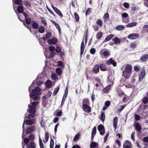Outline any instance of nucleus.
Returning <instances> with one entry per match:
<instances>
[{"mask_svg": "<svg viewBox=\"0 0 148 148\" xmlns=\"http://www.w3.org/2000/svg\"><path fill=\"white\" fill-rule=\"evenodd\" d=\"M51 6L58 15L61 18L63 17V15L62 13L58 8L54 7L53 4L51 5Z\"/></svg>", "mask_w": 148, "mask_h": 148, "instance_id": "4", "label": "nucleus"}, {"mask_svg": "<svg viewBox=\"0 0 148 148\" xmlns=\"http://www.w3.org/2000/svg\"><path fill=\"white\" fill-rule=\"evenodd\" d=\"M57 65L58 66H62L63 64V63L62 61H58L57 63Z\"/></svg>", "mask_w": 148, "mask_h": 148, "instance_id": "62", "label": "nucleus"}, {"mask_svg": "<svg viewBox=\"0 0 148 148\" xmlns=\"http://www.w3.org/2000/svg\"><path fill=\"white\" fill-rule=\"evenodd\" d=\"M55 51L57 53H58L61 51V49L60 47L57 46L56 47Z\"/></svg>", "mask_w": 148, "mask_h": 148, "instance_id": "50", "label": "nucleus"}, {"mask_svg": "<svg viewBox=\"0 0 148 148\" xmlns=\"http://www.w3.org/2000/svg\"><path fill=\"white\" fill-rule=\"evenodd\" d=\"M35 136L33 134H30L29 136V139L30 140H34Z\"/></svg>", "mask_w": 148, "mask_h": 148, "instance_id": "53", "label": "nucleus"}, {"mask_svg": "<svg viewBox=\"0 0 148 148\" xmlns=\"http://www.w3.org/2000/svg\"><path fill=\"white\" fill-rule=\"evenodd\" d=\"M105 118L106 116L104 112L101 111V116L99 118V119L103 122H104Z\"/></svg>", "mask_w": 148, "mask_h": 148, "instance_id": "16", "label": "nucleus"}, {"mask_svg": "<svg viewBox=\"0 0 148 148\" xmlns=\"http://www.w3.org/2000/svg\"><path fill=\"white\" fill-rule=\"evenodd\" d=\"M99 144L95 142H92L90 144V148H95L96 147H99Z\"/></svg>", "mask_w": 148, "mask_h": 148, "instance_id": "18", "label": "nucleus"}, {"mask_svg": "<svg viewBox=\"0 0 148 148\" xmlns=\"http://www.w3.org/2000/svg\"><path fill=\"white\" fill-rule=\"evenodd\" d=\"M130 144V142L129 141L127 140L123 145V148H130V145H128Z\"/></svg>", "mask_w": 148, "mask_h": 148, "instance_id": "30", "label": "nucleus"}, {"mask_svg": "<svg viewBox=\"0 0 148 148\" xmlns=\"http://www.w3.org/2000/svg\"><path fill=\"white\" fill-rule=\"evenodd\" d=\"M128 16V14L126 13H123L122 14V17H124V19H123V21L127 23L129 22V20H126V18Z\"/></svg>", "mask_w": 148, "mask_h": 148, "instance_id": "20", "label": "nucleus"}, {"mask_svg": "<svg viewBox=\"0 0 148 148\" xmlns=\"http://www.w3.org/2000/svg\"><path fill=\"white\" fill-rule=\"evenodd\" d=\"M118 118L116 117H115L113 119V126L115 130L116 129L117 125L118 123Z\"/></svg>", "mask_w": 148, "mask_h": 148, "instance_id": "17", "label": "nucleus"}, {"mask_svg": "<svg viewBox=\"0 0 148 148\" xmlns=\"http://www.w3.org/2000/svg\"><path fill=\"white\" fill-rule=\"evenodd\" d=\"M98 130L101 135H103L105 133V129L104 126L102 124L99 125L97 127Z\"/></svg>", "mask_w": 148, "mask_h": 148, "instance_id": "3", "label": "nucleus"}, {"mask_svg": "<svg viewBox=\"0 0 148 148\" xmlns=\"http://www.w3.org/2000/svg\"><path fill=\"white\" fill-rule=\"evenodd\" d=\"M51 32H48L46 34V36L47 39L49 38L51 36Z\"/></svg>", "mask_w": 148, "mask_h": 148, "instance_id": "54", "label": "nucleus"}, {"mask_svg": "<svg viewBox=\"0 0 148 148\" xmlns=\"http://www.w3.org/2000/svg\"><path fill=\"white\" fill-rule=\"evenodd\" d=\"M134 127L136 130L137 132H140L141 131L142 128L141 125L138 123H136Z\"/></svg>", "mask_w": 148, "mask_h": 148, "instance_id": "10", "label": "nucleus"}, {"mask_svg": "<svg viewBox=\"0 0 148 148\" xmlns=\"http://www.w3.org/2000/svg\"><path fill=\"white\" fill-rule=\"evenodd\" d=\"M139 37V34L138 33H133L130 34V39H136Z\"/></svg>", "mask_w": 148, "mask_h": 148, "instance_id": "11", "label": "nucleus"}, {"mask_svg": "<svg viewBox=\"0 0 148 148\" xmlns=\"http://www.w3.org/2000/svg\"><path fill=\"white\" fill-rule=\"evenodd\" d=\"M38 32L40 33H43L45 31V29L43 26H40L38 29Z\"/></svg>", "mask_w": 148, "mask_h": 148, "instance_id": "36", "label": "nucleus"}, {"mask_svg": "<svg viewBox=\"0 0 148 148\" xmlns=\"http://www.w3.org/2000/svg\"><path fill=\"white\" fill-rule=\"evenodd\" d=\"M90 13V8H88L86 11L85 14L86 16H87L88 14H89Z\"/></svg>", "mask_w": 148, "mask_h": 148, "instance_id": "63", "label": "nucleus"}, {"mask_svg": "<svg viewBox=\"0 0 148 148\" xmlns=\"http://www.w3.org/2000/svg\"><path fill=\"white\" fill-rule=\"evenodd\" d=\"M135 77H136V76H135V77H132V79L131 80V83L132 84H134V83H136V84H137L136 82H135L136 81V79L135 78Z\"/></svg>", "mask_w": 148, "mask_h": 148, "instance_id": "58", "label": "nucleus"}, {"mask_svg": "<svg viewBox=\"0 0 148 148\" xmlns=\"http://www.w3.org/2000/svg\"><path fill=\"white\" fill-rule=\"evenodd\" d=\"M145 71L144 69L143 68L142 71H141L140 74H138L139 79V81H142L143 79L145 74Z\"/></svg>", "mask_w": 148, "mask_h": 148, "instance_id": "2", "label": "nucleus"}, {"mask_svg": "<svg viewBox=\"0 0 148 148\" xmlns=\"http://www.w3.org/2000/svg\"><path fill=\"white\" fill-rule=\"evenodd\" d=\"M140 60L142 62L146 61L148 60V54H144L140 58Z\"/></svg>", "mask_w": 148, "mask_h": 148, "instance_id": "14", "label": "nucleus"}, {"mask_svg": "<svg viewBox=\"0 0 148 148\" xmlns=\"http://www.w3.org/2000/svg\"><path fill=\"white\" fill-rule=\"evenodd\" d=\"M54 140L52 138H51L50 140V148H53L54 145Z\"/></svg>", "mask_w": 148, "mask_h": 148, "instance_id": "46", "label": "nucleus"}, {"mask_svg": "<svg viewBox=\"0 0 148 148\" xmlns=\"http://www.w3.org/2000/svg\"><path fill=\"white\" fill-rule=\"evenodd\" d=\"M56 54V53L55 52H51L49 54V57L51 58H52Z\"/></svg>", "mask_w": 148, "mask_h": 148, "instance_id": "55", "label": "nucleus"}, {"mask_svg": "<svg viewBox=\"0 0 148 148\" xmlns=\"http://www.w3.org/2000/svg\"><path fill=\"white\" fill-rule=\"evenodd\" d=\"M96 133V128L95 127H94L92 131V134L93 135H95Z\"/></svg>", "mask_w": 148, "mask_h": 148, "instance_id": "56", "label": "nucleus"}, {"mask_svg": "<svg viewBox=\"0 0 148 148\" xmlns=\"http://www.w3.org/2000/svg\"><path fill=\"white\" fill-rule=\"evenodd\" d=\"M14 2L17 5H22V0H14Z\"/></svg>", "mask_w": 148, "mask_h": 148, "instance_id": "39", "label": "nucleus"}, {"mask_svg": "<svg viewBox=\"0 0 148 148\" xmlns=\"http://www.w3.org/2000/svg\"><path fill=\"white\" fill-rule=\"evenodd\" d=\"M114 36L113 34H111L108 35L105 39L103 42H105L110 40Z\"/></svg>", "mask_w": 148, "mask_h": 148, "instance_id": "21", "label": "nucleus"}, {"mask_svg": "<svg viewBox=\"0 0 148 148\" xmlns=\"http://www.w3.org/2000/svg\"><path fill=\"white\" fill-rule=\"evenodd\" d=\"M59 90V88L58 87H57L55 89L53 93V95H56L58 92Z\"/></svg>", "mask_w": 148, "mask_h": 148, "instance_id": "44", "label": "nucleus"}, {"mask_svg": "<svg viewBox=\"0 0 148 148\" xmlns=\"http://www.w3.org/2000/svg\"><path fill=\"white\" fill-rule=\"evenodd\" d=\"M41 18L42 19H43V20H41V22H42V23H43V25L45 26H47V22H46V21H45L44 20V18L43 17H41Z\"/></svg>", "mask_w": 148, "mask_h": 148, "instance_id": "60", "label": "nucleus"}, {"mask_svg": "<svg viewBox=\"0 0 148 148\" xmlns=\"http://www.w3.org/2000/svg\"><path fill=\"white\" fill-rule=\"evenodd\" d=\"M36 127L35 126H32L30 127L27 128L26 130L25 134H29L36 130Z\"/></svg>", "mask_w": 148, "mask_h": 148, "instance_id": "5", "label": "nucleus"}, {"mask_svg": "<svg viewBox=\"0 0 148 148\" xmlns=\"http://www.w3.org/2000/svg\"><path fill=\"white\" fill-rule=\"evenodd\" d=\"M112 40L114 41V44L116 45L117 43H119L121 42V40L118 37H114Z\"/></svg>", "mask_w": 148, "mask_h": 148, "instance_id": "23", "label": "nucleus"}, {"mask_svg": "<svg viewBox=\"0 0 148 148\" xmlns=\"http://www.w3.org/2000/svg\"><path fill=\"white\" fill-rule=\"evenodd\" d=\"M111 86L110 85H108L107 87H105L103 89V91L104 93H106L108 92Z\"/></svg>", "mask_w": 148, "mask_h": 148, "instance_id": "34", "label": "nucleus"}, {"mask_svg": "<svg viewBox=\"0 0 148 148\" xmlns=\"http://www.w3.org/2000/svg\"><path fill=\"white\" fill-rule=\"evenodd\" d=\"M82 108L84 111L87 113H90L91 111V108L89 105H84L82 106Z\"/></svg>", "mask_w": 148, "mask_h": 148, "instance_id": "7", "label": "nucleus"}, {"mask_svg": "<svg viewBox=\"0 0 148 148\" xmlns=\"http://www.w3.org/2000/svg\"><path fill=\"white\" fill-rule=\"evenodd\" d=\"M45 138L46 140V142L43 140V142L45 143L46 142L48 141L49 138V135L48 132H45Z\"/></svg>", "mask_w": 148, "mask_h": 148, "instance_id": "43", "label": "nucleus"}, {"mask_svg": "<svg viewBox=\"0 0 148 148\" xmlns=\"http://www.w3.org/2000/svg\"><path fill=\"white\" fill-rule=\"evenodd\" d=\"M55 47L53 46H51L49 47V50L50 51H53L55 50Z\"/></svg>", "mask_w": 148, "mask_h": 148, "instance_id": "64", "label": "nucleus"}, {"mask_svg": "<svg viewBox=\"0 0 148 148\" xmlns=\"http://www.w3.org/2000/svg\"><path fill=\"white\" fill-rule=\"evenodd\" d=\"M124 29V27L122 25H119L116 27V29L118 31H121Z\"/></svg>", "mask_w": 148, "mask_h": 148, "instance_id": "35", "label": "nucleus"}, {"mask_svg": "<svg viewBox=\"0 0 148 148\" xmlns=\"http://www.w3.org/2000/svg\"><path fill=\"white\" fill-rule=\"evenodd\" d=\"M137 10V8L136 7H134L131 8V11L133 13H134Z\"/></svg>", "mask_w": 148, "mask_h": 148, "instance_id": "57", "label": "nucleus"}, {"mask_svg": "<svg viewBox=\"0 0 148 148\" xmlns=\"http://www.w3.org/2000/svg\"><path fill=\"white\" fill-rule=\"evenodd\" d=\"M99 71V66L98 65H95L93 67V71L95 74L98 73Z\"/></svg>", "mask_w": 148, "mask_h": 148, "instance_id": "13", "label": "nucleus"}, {"mask_svg": "<svg viewBox=\"0 0 148 148\" xmlns=\"http://www.w3.org/2000/svg\"><path fill=\"white\" fill-rule=\"evenodd\" d=\"M137 46V43L136 42H132L131 44V45L130 46V47L132 49H135L136 48Z\"/></svg>", "mask_w": 148, "mask_h": 148, "instance_id": "38", "label": "nucleus"}, {"mask_svg": "<svg viewBox=\"0 0 148 148\" xmlns=\"http://www.w3.org/2000/svg\"><path fill=\"white\" fill-rule=\"evenodd\" d=\"M29 111L31 114H34L36 112V110L35 108L29 109Z\"/></svg>", "mask_w": 148, "mask_h": 148, "instance_id": "52", "label": "nucleus"}, {"mask_svg": "<svg viewBox=\"0 0 148 148\" xmlns=\"http://www.w3.org/2000/svg\"><path fill=\"white\" fill-rule=\"evenodd\" d=\"M96 23L99 27H101L103 24L102 21L100 19H98L96 21Z\"/></svg>", "mask_w": 148, "mask_h": 148, "instance_id": "26", "label": "nucleus"}, {"mask_svg": "<svg viewBox=\"0 0 148 148\" xmlns=\"http://www.w3.org/2000/svg\"><path fill=\"white\" fill-rule=\"evenodd\" d=\"M96 50L94 48H91L90 50V53L92 54H94L96 52Z\"/></svg>", "mask_w": 148, "mask_h": 148, "instance_id": "51", "label": "nucleus"}, {"mask_svg": "<svg viewBox=\"0 0 148 148\" xmlns=\"http://www.w3.org/2000/svg\"><path fill=\"white\" fill-rule=\"evenodd\" d=\"M104 21L106 22L107 19H109V16L108 12L106 13L103 16Z\"/></svg>", "mask_w": 148, "mask_h": 148, "instance_id": "32", "label": "nucleus"}, {"mask_svg": "<svg viewBox=\"0 0 148 148\" xmlns=\"http://www.w3.org/2000/svg\"><path fill=\"white\" fill-rule=\"evenodd\" d=\"M103 50H101L100 51L99 53H100V54L101 55H102V53H103V56L105 57H106V56H110V54L108 51H104L103 52H102Z\"/></svg>", "mask_w": 148, "mask_h": 148, "instance_id": "24", "label": "nucleus"}, {"mask_svg": "<svg viewBox=\"0 0 148 148\" xmlns=\"http://www.w3.org/2000/svg\"><path fill=\"white\" fill-rule=\"evenodd\" d=\"M56 73L59 75H61L62 73V70L60 68H58L56 69Z\"/></svg>", "mask_w": 148, "mask_h": 148, "instance_id": "31", "label": "nucleus"}, {"mask_svg": "<svg viewBox=\"0 0 148 148\" xmlns=\"http://www.w3.org/2000/svg\"><path fill=\"white\" fill-rule=\"evenodd\" d=\"M137 24V23L136 22L130 23V27H132L135 26Z\"/></svg>", "mask_w": 148, "mask_h": 148, "instance_id": "61", "label": "nucleus"}, {"mask_svg": "<svg viewBox=\"0 0 148 148\" xmlns=\"http://www.w3.org/2000/svg\"><path fill=\"white\" fill-rule=\"evenodd\" d=\"M142 101L143 103L146 104L148 102V98L145 97L143 99Z\"/></svg>", "mask_w": 148, "mask_h": 148, "instance_id": "45", "label": "nucleus"}, {"mask_svg": "<svg viewBox=\"0 0 148 148\" xmlns=\"http://www.w3.org/2000/svg\"><path fill=\"white\" fill-rule=\"evenodd\" d=\"M57 42V39L55 37H53L51 39H48L47 40V42L49 45H51L52 44H55Z\"/></svg>", "mask_w": 148, "mask_h": 148, "instance_id": "9", "label": "nucleus"}, {"mask_svg": "<svg viewBox=\"0 0 148 148\" xmlns=\"http://www.w3.org/2000/svg\"><path fill=\"white\" fill-rule=\"evenodd\" d=\"M46 86L48 88H50L51 86L52 83L49 80H47L45 83Z\"/></svg>", "mask_w": 148, "mask_h": 148, "instance_id": "33", "label": "nucleus"}, {"mask_svg": "<svg viewBox=\"0 0 148 148\" xmlns=\"http://www.w3.org/2000/svg\"><path fill=\"white\" fill-rule=\"evenodd\" d=\"M103 36V33L101 32H100L97 33L96 36V38L98 40H100L101 38Z\"/></svg>", "mask_w": 148, "mask_h": 148, "instance_id": "25", "label": "nucleus"}, {"mask_svg": "<svg viewBox=\"0 0 148 148\" xmlns=\"http://www.w3.org/2000/svg\"><path fill=\"white\" fill-rule=\"evenodd\" d=\"M106 64L108 65L112 64L114 66H116V62L112 58H110L107 61Z\"/></svg>", "mask_w": 148, "mask_h": 148, "instance_id": "8", "label": "nucleus"}, {"mask_svg": "<svg viewBox=\"0 0 148 148\" xmlns=\"http://www.w3.org/2000/svg\"><path fill=\"white\" fill-rule=\"evenodd\" d=\"M29 139L27 138H25L24 140V142L26 145V148H30L29 145L28 144Z\"/></svg>", "mask_w": 148, "mask_h": 148, "instance_id": "27", "label": "nucleus"}, {"mask_svg": "<svg viewBox=\"0 0 148 148\" xmlns=\"http://www.w3.org/2000/svg\"><path fill=\"white\" fill-rule=\"evenodd\" d=\"M23 3L24 4L28 6L29 7H30L31 6V5L30 3L27 1H24Z\"/></svg>", "mask_w": 148, "mask_h": 148, "instance_id": "59", "label": "nucleus"}, {"mask_svg": "<svg viewBox=\"0 0 148 148\" xmlns=\"http://www.w3.org/2000/svg\"><path fill=\"white\" fill-rule=\"evenodd\" d=\"M39 24L36 21H34L32 24V26L33 28L35 29H37L39 27Z\"/></svg>", "mask_w": 148, "mask_h": 148, "instance_id": "22", "label": "nucleus"}, {"mask_svg": "<svg viewBox=\"0 0 148 148\" xmlns=\"http://www.w3.org/2000/svg\"><path fill=\"white\" fill-rule=\"evenodd\" d=\"M102 71H107L106 68V65L103 64H101L99 66V67Z\"/></svg>", "mask_w": 148, "mask_h": 148, "instance_id": "19", "label": "nucleus"}, {"mask_svg": "<svg viewBox=\"0 0 148 148\" xmlns=\"http://www.w3.org/2000/svg\"><path fill=\"white\" fill-rule=\"evenodd\" d=\"M74 16L76 21L78 22L79 20V16L78 14L76 12H75L74 14Z\"/></svg>", "mask_w": 148, "mask_h": 148, "instance_id": "41", "label": "nucleus"}, {"mask_svg": "<svg viewBox=\"0 0 148 148\" xmlns=\"http://www.w3.org/2000/svg\"><path fill=\"white\" fill-rule=\"evenodd\" d=\"M84 39L82 42L80 47V54L82 55L83 53L84 49Z\"/></svg>", "mask_w": 148, "mask_h": 148, "instance_id": "15", "label": "nucleus"}, {"mask_svg": "<svg viewBox=\"0 0 148 148\" xmlns=\"http://www.w3.org/2000/svg\"><path fill=\"white\" fill-rule=\"evenodd\" d=\"M29 96L30 97L33 98V99L35 100H36L38 99V96L34 94H31L30 93Z\"/></svg>", "mask_w": 148, "mask_h": 148, "instance_id": "37", "label": "nucleus"}, {"mask_svg": "<svg viewBox=\"0 0 148 148\" xmlns=\"http://www.w3.org/2000/svg\"><path fill=\"white\" fill-rule=\"evenodd\" d=\"M130 74V64L127 65L125 68L123 72L122 76L126 79L128 78L129 77Z\"/></svg>", "mask_w": 148, "mask_h": 148, "instance_id": "1", "label": "nucleus"}, {"mask_svg": "<svg viewBox=\"0 0 148 148\" xmlns=\"http://www.w3.org/2000/svg\"><path fill=\"white\" fill-rule=\"evenodd\" d=\"M17 10L18 12L22 13L24 11V8L21 6H18L17 8Z\"/></svg>", "mask_w": 148, "mask_h": 148, "instance_id": "29", "label": "nucleus"}, {"mask_svg": "<svg viewBox=\"0 0 148 148\" xmlns=\"http://www.w3.org/2000/svg\"><path fill=\"white\" fill-rule=\"evenodd\" d=\"M41 89L38 87H36L35 89L32 90V92L34 94H36L39 95L41 94Z\"/></svg>", "mask_w": 148, "mask_h": 148, "instance_id": "6", "label": "nucleus"}, {"mask_svg": "<svg viewBox=\"0 0 148 148\" xmlns=\"http://www.w3.org/2000/svg\"><path fill=\"white\" fill-rule=\"evenodd\" d=\"M80 136V135L79 133L75 135L73 138V141H77L78 140Z\"/></svg>", "mask_w": 148, "mask_h": 148, "instance_id": "40", "label": "nucleus"}, {"mask_svg": "<svg viewBox=\"0 0 148 148\" xmlns=\"http://www.w3.org/2000/svg\"><path fill=\"white\" fill-rule=\"evenodd\" d=\"M39 145L40 148H44L43 144L40 138L39 139Z\"/></svg>", "mask_w": 148, "mask_h": 148, "instance_id": "49", "label": "nucleus"}, {"mask_svg": "<svg viewBox=\"0 0 148 148\" xmlns=\"http://www.w3.org/2000/svg\"><path fill=\"white\" fill-rule=\"evenodd\" d=\"M109 136V132H108L105 136L104 137V140H103V143H105L107 141V140L108 139V137Z\"/></svg>", "mask_w": 148, "mask_h": 148, "instance_id": "47", "label": "nucleus"}, {"mask_svg": "<svg viewBox=\"0 0 148 148\" xmlns=\"http://www.w3.org/2000/svg\"><path fill=\"white\" fill-rule=\"evenodd\" d=\"M34 119H32L31 120H27L25 122V124L26 125H31L33 123Z\"/></svg>", "mask_w": 148, "mask_h": 148, "instance_id": "28", "label": "nucleus"}, {"mask_svg": "<svg viewBox=\"0 0 148 148\" xmlns=\"http://www.w3.org/2000/svg\"><path fill=\"white\" fill-rule=\"evenodd\" d=\"M31 22V19L30 18H25V22L27 24H29Z\"/></svg>", "mask_w": 148, "mask_h": 148, "instance_id": "48", "label": "nucleus"}, {"mask_svg": "<svg viewBox=\"0 0 148 148\" xmlns=\"http://www.w3.org/2000/svg\"><path fill=\"white\" fill-rule=\"evenodd\" d=\"M29 146L30 148H36V144L33 141L30 143Z\"/></svg>", "mask_w": 148, "mask_h": 148, "instance_id": "42", "label": "nucleus"}, {"mask_svg": "<svg viewBox=\"0 0 148 148\" xmlns=\"http://www.w3.org/2000/svg\"><path fill=\"white\" fill-rule=\"evenodd\" d=\"M82 106L84 105H88L90 104V102L89 99L87 98H84L82 101Z\"/></svg>", "mask_w": 148, "mask_h": 148, "instance_id": "12", "label": "nucleus"}]
</instances>
